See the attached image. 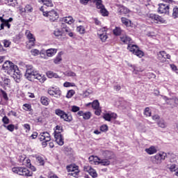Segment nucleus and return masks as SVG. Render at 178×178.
<instances>
[{"label":"nucleus","instance_id":"obj_1","mask_svg":"<svg viewBox=\"0 0 178 178\" xmlns=\"http://www.w3.org/2000/svg\"><path fill=\"white\" fill-rule=\"evenodd\" d=\"M26 67L25 77L27 80L33 81L34 79H36L37 80H39L40 83H44V81H45V77L42 76L38 72L34 71L33 65H26Z\"/></svg>","mask_w":178,"mask_h":178},{"label":"nucleus","instance_id":"obj_2","mask_svg":"<svg viewBox=\"0 0 178 178\" xmlns=\"http://www.w3.org/2000/svg\"><path fill=\"white\" fill-rule=\"evenodd\" d=\"M13 173L19 175V176H26V177H31L33 176V172H30L29 169L24 167H14L12 168Z\"/></svg>","mask_w":178,"mask_h":178},{"label":"nucleus","instance_id":"obj_3","mask_svg":"<svg viewBox=\"0 0 178 178\" xmlns=\"http://www.w3.org/2000/svg\"><path fill=\"white\" fill-rule=\"evenodd\" d=\"M168 155L165 152H160L151 157V160L154 165H161L162 161H165Z\"/></svg>","mask_w":178,"mask_h":178},{"label":"nucleus","instance_id":"obj_4","mask_svg":"<svg viewBox=\"0 0 178 178\" xmlns=\"http://www.w3.org/2000/svg\"><path fill=\"white\" fill-rule=\"evenodd\" d=\"M55 113L57 115V116H59L60 119H63L64 122H67L68 123H70L72 120H73V117L72 115H68L65 111L60 109H56Z\"/></svg>","mask_w":178,"mask_h":178},{"label":"nucleus","instance_id":"obj_5","mask_svg":"<svg viewBox=\"0 0 178 178\" xmlns=\"http://www.w3.org/2000/svg\"><path fill=\"white\" fill-rule=\"evenodd\" d=\"M41 12L43 13V16H46V17H49L50 22H55L58 19V13L55 11V10H52L51 11H44V6L40 8Z\"/></svg>","mask_w":178,"mask_h":178},{"label":"nucleus","instance_id":"obj_6","mask_svg":"<svg viewBox=\"0 0 178 178\" xmlns=\"http://www.w3.org/2000/svg\"><path fill=\"white\" fill-rule=\"evenodd\" d=\"M13 69L11 70L10 73L13 74V77L15 79L16 83H20V79H22L20 70H19L17 65L13 66Z\"/></svg>","mask_w":178,"mask_h":178},{"label":"nucleus","instance_id":"obj_7","mask_svg":"<svg viewBox=\"0 0 178 178\" xmlns=\"http://www.w3.org/2000/svg\"><path fill=\"white\" fill-rule=\"evenodd\" d=\"M94 2L96 3V6L97 9L100 10V13L102 16H108V10H106L105 6L102 5V0H94Z\"/></svg>","mask_w":178,"mask_h":178},{"label":"nucleus","instance_id":"obj_8","mask_svg":"<svg viewBox=\"0 0 178 178\" xmlns=\"http://www.w3.org/2000/svg\"><path fill=\"white\" fill-rule=\"evenodd\" d=\"M170 10V7L168 4L165 3H159V8H158V13H165V15H169V12Z\"/></svg>","mask_w":178,"mask_h":178},{"label":"nucleus","instance_id":"obj_9","mask_svg":"<svg viewBox=\"0 0 178 178\" xmlns=\"http://www.w3.org/2000/svg\"><path fill=\"white\" fill-rule=\"evenodd\" d=\"M54 138H55L56 142L58 145H63V144H65L63 136H62V134H60V131H55Z\"/></svg>","mask_w":178,"mask_h":178},{"label":"nucleus","instance_id":"obj_10","mask_svg":"<svg viewBox=\"0 0 178 178\" xmlns=\"http://www.w3.org/2000/svg\"><path fill=\"white\" fill-rule=\"evenodd\" d=\"M99 38L102 42H105L108 40V35H106V28H102L97 32Z\"/></svg>","mask_w":178,"mask_h":178},{"label":"nucleus","instance_id":"obj_11","mask_svg":"<svg viewBox=\"0 0 178 178\" xmlns=\"http://www.w3.org/2000/svg\"><path fill=\"white\" fill-rule=\"evenodd\" d=\"M48 94L51 95V97H55L56 98H60V95H62V92L59 89H55V88H52L51 89L48 90Z\"/></svg>","mask_w":178,"mask_h":178},{"label":"nucleus","instance_id":"obj_12","mask_svg":"<svg viewBox=\"0 0 178 178\" xmlns=\"http://www.w3.org/2000/svg\"><path fill=\"white\" fill-rule=\"evenodd\" d=\"M83 170L85 172H88L89 175H90L93 178L98 177V174L97 173V171H95V170L91 168V166H89V165L84 166Z\"/></svg>","mask_w":178,"mask_h":178},{"label":"nucleus","instance_id":"obj_13","mask_svg":"<svg viewBox=\"0 0 178 178\" xmlns=\"http://www.w3.org/2000/svg\"><path fill=\"white\" fill-rule=\"evenodd\" d=\"M27 34V38L29 40V43L27 44L29 48H31V47H34L35 44V38L33 36L30 31H27L26 33Z\"/></svg>","mask_w":178,"mask_h":178},{"label":"nucleus","instance_id":"obj_14","mask_svg":"<svg viewBox=\"0 0 178 178\" xmlns=\"http://www.w3.org/2000/svg\"><path fill=\"white\" fill-rule=\"evenodd\" d=\"M120 38L123 44H127V45L133 44V40H131V38L129 37L126 34H121Z\"/></svg>","mask_w":178,"mask_h":178},{"label":"nucleus","instance_id":"obj_15","mask_svg":"<svg viewBox=\"0 0 178 178\" xmlns=\"http://www.w3.org/2000/svg\"><path fill=\"white\" fill-rule=\"evenodd\" d=\"M13 66H15V64H13V63L7 60L3 63V69L4 70H8V72H10L13 69Z\"/></svg>","mask_w":178,"mask_h":178},{"label":"nucleus","instance_id":"obj_16","mask_svg":"<svg viewBox=\"0 0 178 178\" xmlns=\"http://www.w3.org/2000/svg\"><path fill=\"white\" fill-rule=\"evenodd\" d=\"M116 118H118V115H116V113H107L103 115V118L107 122H111L112 119H116Z\"/></svg>","mask_w":178,"mask_h":178},{"label":"nucleus","instance_id":"obj_17","mask_svg":"<svg viewBox=\"0 0 178 178\" xmlns=\"http://www.w3.org/2000/svg\"><path fill=\"white\" fill-rule=\"evenodd\" d=\"M39 140L40 141H51V135L48 132H43L40 134Z\"/></svg>","mask_w":178,"mask_h":178},{"label":"nucleus","instance_id":"obj_18","mask_svg":"<svg viewBox=\"0 0 178 178\" xmlns=\"http://www.w3.org/2000/svg\"><path fill=\"white\" fill-rule=\"evenodd\" d=\"M149 19H152V20H154L156 23H158V22L163 23V19L162 18V17L156 15L155 14H149Z\"/></svg>","mask_w":178,"mask_h":178},{"label":"nucleus","instance_id":"obj_19","mask_svg":"<svg viewBox=\"0 0 178 178\" xmlns=\"http://www.w3.org/2000/svg\"><path fill=\"white\" fill-rule=\"evenodd\" d=\"M103 156L106 159H113V158H115V154L109 150L104 151L103 152Z\"/></svg>","mask_w":178,"mask_h":178},{"label":"nucleus","instance_id":"obj_20","mask_svg":"<svg viewBox=\"0 0 178 178\" xmlns=\"http://www.w3.org/2000/svg\"><path fill=\"white\" fill-rule=\"evenodd\" d=\"M118 12L119 15H126L129 12V10H128L127 8L123 6H120L118 9Z\"/></svg>","mask_w":178,"mask_h":178},{"label":"nucleus","instance_id":"obj_21","mask_svg":"<svg viewBox=\"0 0 178 178\" xmlns=\"http://www.w3.org/2000/svg\"><path fill=\"white\" fill-rule=\"evenodd\" d=\"M35 158L37 163H38L40 166H44V165H45V161H44V158H42V156L35 155Z\"/></svg>","mask_w":178,"mask_h":178},{"label":"nucleus","instance_id":"obj_22","mask_svg":"<svg viewBox=\"0 0 178 178\" xmlns=\"http://www.w3.org/2000/svg\"><path fill=\"white\" fill-rule=\"evenodd\" d=\"M96 162H97L98 165H102L103 166H108L111 165V161L108 159H100L99 161Z\"/></svg>","mask_w":178,"mask_h":178},{"label":"nucleus","instance_id":"obj_23","mask_svg":"<svg viewBox=\"0 0 178 178\" xmlns=\"http://www.w3.org/2000/svg\"><path fill=\"white\" fill-rule=\"evenodd\" d=\"M145 152L149 155H152L154 154H156L157 150L154 146H151L150 147L145 149Z\"/></svg>","mask_w":178,"mask_h":178},{"label":"nucleus","instance_id":"obj_24","mask_svg":"<svg viewBox=\"0 0 178 178\" xmlns=\"http://www.w3.org/2000/svg\"><path fill=\"white\" fill-rule=\"evenodd\" d=\"M138 48V46L136 44H133V43L128 44V47H127V49H129L130 52H133L134 54L136 53Z\"/></svg>","mask_w":178,"mask_h":178},{"label":"nucleus","instance_id":"obj_25","mask_svg":"<svg viewBox=\"0 0 178 178\" xmlns=\"http://www.w3.org/2000/svg\"><path fill=\"white\" fill-rule=\"evenodd\" d=\"M62 22L67 23V24H72L74 23V19L72 17H65L62 19Z\"/></svg>","mask_w":178,"mask_h":178},{"label":"nucleus","instance_id":"obj_26","mask_svg":"<svg viewBox=\"0 0 178 178\" xmlns=\"http://www.w3.org/2000/svg\"><path fill=\"white\" fill-rule=\"evenodd\" d=\"M20 10L25 13H31V12H33V7L30 5H26L24 8H21Z\"/></svg>","mask_w":178,"mask_h":178},{"label":"nucleus","instance_id":"obj_27","mask_svg":"<svg viewBox=\"0 0 178 178\" xmlns=\"http://www.w3.org/2000/svg\"><path fill=\"white\" fill-rule=\"evenodd\" d=\"M42 2L44 3V9L45 6H47V8H52L54 6V4L52 3V1L51 0H41Z\"/></svg>","mask_w":178,"mask_h":178},{"label":"nucleus","instance_id":"obj_28","mask_svg":"<svg viewBox=\"0 0 178 178\" xmlns=\"http://www.w3.org/2000/svg\"><path fill=\"white\" fill-rule=\"evenodd\" d=\"M121 22L127 27H129V26H131V21H130L129 19H127L126 17H122L121 18Z\"/></svg>","mask_w":178,"mask_h":178},{"label":"nucleus","instance_id":"obj_29","mask_svg":"<svg viewBox=\"0 0 178 178\" xmlns=\"http://www.w3.org/2000/svg\"><path fill=\"white\" fill-rule=\"evenodd\" d=\"M48 97L42 96L40 98V102L42 105H44V106H48V105H49V102L48 101Z\"/></svg>","mask_w":178,"mask_h":178},{"label":"nucleus","instance_id":"obj_30","mask_svg":"<svg viewBox=\"0 0 178 178\" xmlns=\"http://www.w3.org/2000/svg\"><path fill=\"white\" fill-rule=\"evenodd\" d=\"M47 77H49V79H52V77H54V79H58L59 76L57 75L56 73L52 72V71H48L47 72Z\"/></svg>","mask_w":178,"mask_h":178},{"label":"nucleus","instance_id":"obj_31","mask_svg":"<svg viewBox=\"0 0 178 178\" xmlns=\"http://www.w3.org/2000/svg\"><path fill=\"white\" fill-rule=\"evenodd\" d=\"M56 52H57L56 49H49L47 50L46 54L47 56H54V55H55Z\"/></svg>","mask_w":178,"mask_h":178},{"label":"nucleus","instance_id":"obj_32","mask_svg":"<svg viewBox=\"0 0 178 178\" xmlns=\"http://www.w3.org/2000/svg\"><path fill=\"white\" fill-rule=\"evenodd\" d=\"M0 95L3 98L4 101H9V97H8V94L5 90L1 89L0 90Z\"/></svg>","mask_w":178,"mask_h":178},{"label":"nucleus","instance_id":"obj_33","mask_svg":"<svg viewBox=\"0 0 178 178\" xmlns=\"http://www.w3.org/2000/svg\"><path fill=\"white\" fill-rule=\"evenodd\" d=\"M134 55H136V56H138V58H143V56H144V51L140 50V49L138 47L134 53Z\"/></svg>","mask_w":178,"mask_h":178},{"label":"nucleus","instance_id":"obj_34","mask_svg":"<svg viewBox=\"0 0 178 178\" xmlns=\"http://www.w3.org/2000/svg\"><path fill=\"white\" fill-rule=\"evenodd\" d=\"M159 55L164 59H170V55L168 54L165 51H160Z\"/></svg>","mask_w":178,"mask_h":178},{"label":"nucleus","instance_id":"obj_35","mask_svg":"<svg viewBox=\"0 0 178 178\" xmlns=\"http://www.w3.org/2000/svg\"><path fill=\"white\" fill-rule=\"evenodd\" d=\"M60 60H62V54H60V53H59L57 56L56 57V58H54V63L56 65H58L59 63V62H60Z\"/></svg>","mask_w":178,"mask_h":178},{"label":"nucleus","instance_id":"obj_36","mask_svg":"<svg viewBox=\"0 0 178 178\" xmlns=\"http://www.w3.org/2000/svg\"><path fill=\"white\" fill-rule=\"evenodd\" d=\"M54 34L56 37H60L63 35V30H60L58 29H56L54 32Z\"/></svg>","mask_w":178,"mask_h":178},{"label":"nucleus","instance_id":"obj_37","mask_svg":"<svg viewBox=\"0 0 178 178\" xmlns=\"http://www.w3.org/2000/svg\"><path fill=\"white\" fill-rule=\"evenodd\" d=\"M114 35H120L122 34V29L120 27L116 26L115 29L113 30Z\"/></svg>","mask_w":178,"mask_h":178},{"label":"nucleus","instance_id":"obj_38","mask_svg":"<svg viewBox=\"0 0 178 178\" xmlns=\"http://www.w3.org/2000/svg\"><path fill=\"white\" fill-rule=\"evenodd\" d=\"M76 31H78L79 34H84L86 33V29L83 26H79L76 28Z\"/></svg>","mask_w":178,"mask_h":178},{"label":"nucleus","instance_id":"obj_39","mask_svg":"<svg viewBox=\"0 0 178 178\" xmlns=\"http://www.w3.org/2000/svg\"><path fill=\"white\" fill-rule=\"evenodd\" d=\"M92 108L94 109H99V102L98 100H95L92 103Z\"/></svg>","mask_w":178,"mask_h":178},{"label":"nucleus","instance_id":"obj_40","mask_svg":"<svg viewBox=\"0 0 178 178\" xmlns=\"http://www.w3.org/2000/svg\"><path fill=\"white\" fill-rule=\"evenodd\" d=\"M172 17L177 19L178 17V7H175L172 10Z\"/></svg>","mask_w":178,"mask_h":178},{"label":"nucleus","instance_id":"obj_41","mask_svg":"<svg viewBox=\"0 0 178 178\" xmlns=\"http://www.w3.org/2000/svg\"><path fill=\"white\" fill-rule=\"evenodd\" d=\"M90 162H97V161H101V159H99L98 156H90L88 158Z\"/></svg>","mask_w":178,"mask_h":178},{"label":"nucleus","instance_id":"obj_42","mask_svg":"<svg viewBox=\"0 0 178 178\" xmlns=\"http://www.w3.org/2000/svg\"><path fill=\"white\" fill-rule=\"evenodd\" d=\"M4 127L9 131H13L15 130V125L12 124L9 125H4Z\"/></svg>","mask_w":178,"mask_h":178},{"label":"nucleus","instance_id":"obj_43","mask_svg":"<svg viewBox=\"0 0 178 178\" xmlns=\"http://www.w3.org/2000/svg\"><path fill=\"white\" fill-rule=\"evenodd\" d=\"M158 125L159 127H161L162 129H165V127H166V122H165V120H161L158 122Z\"/></svg>","mask_w":178,"mask_h":178},{"label":"nucleus","instance_id":"obj_44","mask_svg":"<svg viewBox=\"0 0 178 178\" xmlns=\"http://www.w3.org/2000/svg\"><path fill=\"white\" fill-rule=\"evenodd\" d=\"M83 118L85 120H88V119L91 118V113L90 112L83 113Z\"/></svg>","mask_w":178,"mask_h":178},{"label":"nucleus","instance_id":"obj_45","mask_svg":"<svg viewBox=\"0 0 178 178\" xmlns=\"http://www.w3.org/2000/svg\"><path fill=\"white\" fill-rule=\"evenodd\" d=\"M67 169L68 172H72L74 171V170L79 169V166L68 165V166H67Z\"/></svg>","mask_w":178,"mask_h":178},{"label":"nucleus","instance_id":"obj_46","mask_svg":"<svg viewBox=\"0 0 178 178\" xmlns=\"http://www.w3.org/2000/svg\"><path fill=\"white\" fill-rule=\"evenodd\" d=\"M74 94H75L74 90H70L67 92L66 97H67V98H72V97H73V95H74Z\"/></svg>","mask_w":178,"mask_h":178},{"label":"nucleus","instance_id":"obj_47","mask_svg":"<svg viewBox=\"0 0 178 178\" xmlns=\"http://www.w3.org/2000/svg\"><path fill=\"white\" fill-rule=\"evenodd\" d=\"M23 106L24 107V111H29V112H31L33 111V109H31V105L29 104H25L23 105Z\"/></svg>","mask_w":178,"mask_h":178},{"label":"nucleus","instance_id":"obj_48","mask_svg":"<svg viewBox=\"0 0 178 178\" xmlns=\"http://www.w3.org/2000/svg\"><path fill=\"white\" fill-rule=\"evenodd\" d=\"M79 172L80 171L79 170V168H76L74 171L71 172L70 175H71V176H73V177H76V176L79 175Z\"/></svg>","mask_w":178,"mask_h":178},{"label":"nucleus","instance_id":"obj_49","mask_svg":"<svg viewBox=\"0 0 178 178\" xmlns=\"http://www.w3.org/2000/svg\"><path fill=\"white\" fill-rule=\"evenodd\" d=\"M61 27H63V29H62L63 30V33H67V34L70 33V29L69 28H67V27L65 28V24H62Z\"/></svg>","mask_w":178,"mask_h":178},{"label":"nucleus","instance_id":"obj_50","mask_svg":"<svg viewBox=\"0 0 178 178\" xmlns=\"http://www.w3.org/2000/svg\"><path fill=\"white\" fill-rule=\"evenodd\" d=\"M64 87H76V84L74 83L65 82L63 84Z\"/></svg>","mask_w":178,"mask_h":178},{"label":"nucleus","instance_id":"obj_51","mask_svg":"<svg viewBox=\"0 0 178 178\" xmlns=\"http://www.w3.org/2000/svg\"><path fill=\"white\" fill-rule=\"evenodd\" d=\"M79 111H80V107H79L77 106H72V109H71L72 112L76 113V112H79Z\"/></svg>","mask_w":178,"mask_h":178},{"label":"nucleus","instance_id":"obj_52","mask_svg":"<svg viewBox=\"0 0 178 178\" xmlns=\"http://www.w3.org/2000/svg\"><path fill=\"white\" fill-rule=\"evenodd\" d=\"M144 115L146 116H151V111H149V108L147 107L144 111Z\"/></svg>","mask_w":178,"mask_h":178},{"label":"nucleus","instance_id":"obj_53","mask_svg":"<svg viewBox=\"0 0 178 178\" xmlns=\"http://www.w3.org/2000/svg\"><path fill=\"white\" fill-rule=\"evenodd\" d=\"M24 127L26 130V133H29V131H30V130H31V127H30V124H24Z\"/></svg>","mask_w":178,"mask_h":178},{"label":"nucleus","instance_id":"obj_54","mask_svg":"<svg viewBox=\"0 0 178 178\" xmlns=\"http://www.w3.org/2000/svg\"><path fill=\"white\" fill-rule=\"evenodd\" d=\"M31 53L32 54V55H33L34 56H37V55H38V54H40V51H38V49H32L31 50Z\"/></svg>","mask_w":178,"mask_h":178},{"label":"nucleus","instance_id":"obj_55","mask_svg":"<svg viewBox=\"0 0 178 178\" xmlns=\"http://www.w3.org/2000/svg\"><path fill=\"white\" fill-rule=\"evenodd\" d=\"M100 130L101 131H108V125H105V124L102 125L100 127Z\"/></svg>","mask_w":178,"mask_h":178},{"label":"nucleus","instance_id":"obj_56","mask_svg":"<svg viewBox=\"0 0 178 178\" xmlns=\"http://www.w3.org/2000/svg\"><path fill=\"white\" fill-rule=\"evenodd\" d=\"M3 123L4 124H9V118H8L6 116H4L2 119Z\"/></svg>","mask_w":178,"mask_h":178},{"label":"nucleus","instance_id":"obj_57","mask_svg":"<svg viewBox=\"0 0 178 178\" xmlns=\"http://www.w3.org/2000/svg\"><path fill=\"white\" fill-rule=\"evenodd\" d=\"M55 131H60V134L62 133V131H63V127H62L61 126L57 125L56 127V130Z\"/></svg>","mask_w":178,"mask_h":178},{"label":"nucleus","instance_id":"obj_58","mask_svg":"<svg viewBox=\"0 0 178 178\" xmlns=\"http://www.w3.org/2000/svg\"><path fill=\"white\" fill-rule=\"evenodd\" d=\"M169 170H170V172H176V165L172 164L169 167Z\"/></svg>","mask_w":178,"mask_h":178},{"label":"nucleus","instance_id":"obj_59","mask_svg":"<svg viewBox=\"0 0 178 178\" xmlns=\"http://www.w3.org/2000/svg\"><path fill=\"white\" fill-rule=\"evenodd\" d=\"M67 76H69L70 77H74L76 76V73L72 72V71H70V72H67V74H66Z\"/></svg>","mask_w":178,"mask_h":178},{"label":"nucleus","instance_id":"obj_60","mask_svg":"<svg viewBox=\"0 0 178 178\" xmlns=\"http://www.w3.org/2000/svg\"><path fill=\"white\" fill-rule=\"evenodd\" d=\"M3 45L6 48H8V47H9V45H10V42L5 40H3Z\"/></svg>","mask_w":178,"mask_h":178},{"label":"nucleus","instance_id":"obj_61","mask_svg":"<svg viewBox=\"0 0 178 178\" xmlns=\"http://www.w3.org/2000/svg\"><path fill=\"white\" fill-rule=\"evenodd\" d=\"M101 108H97V109H95V115H97V116H99V115H101Z\"/></svg>","mask_w":178,"mask_h":178},{"label":"nucleus","instance_id":"obj_62","mask_svg":"<svg viewBox=\"0 0 178 178\" xmlns=\"http://www.w3.org/2000/svg\"><path fill=\"white\" fill-rule=\"evenodd\" d=\"M3 24L4 26H6V27H8V29H10V24H9L6 19H5V22H3Z\"/></svg>","mask_w":178,"mask_h":178},{"label":"nucleus","instance_id":"obj_63","mask_svg":"<svg viewBox=\"0 0 178 178\" xmlns=\"http://www.w3.org/2000/svg\"><path fill=\"white\" fill-rule=\"evenodd\" d=\"M90 0H80V3L82 5H87V3H88V1Z\"/></svg>","mask_w":178,"mask_h":178},{"label":"nucleus","instance_id":"obj_64","mask_svg":"<svg viewBox=\"0 0 178 178\" xmlns=\"http://www.w3.org/2000/svg\"><path fill=\"white\" fill-rule=\"evenodd\" d=\"M38 133L34 132V133L31 136V137L33 138V140H35V138L36 137H38Z\"/></svg>","mask_w":178,"mask_h":178}]
</instances>
